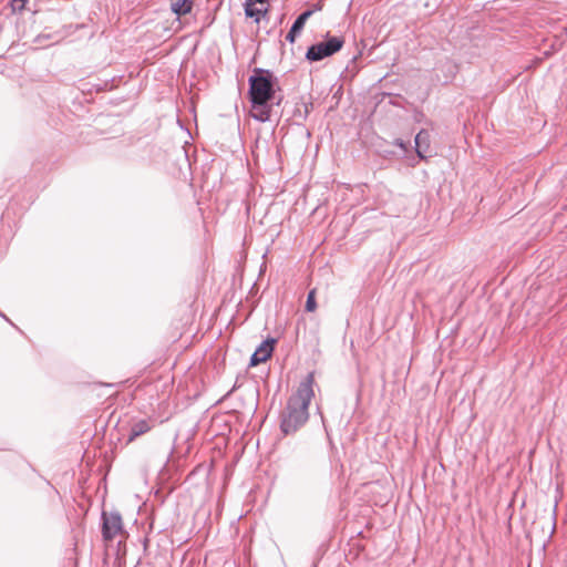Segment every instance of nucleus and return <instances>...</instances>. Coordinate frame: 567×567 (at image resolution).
I'll list each match as a JSON object with an SVG mask.
<instances>
[{"label": "nucleus", "instance_id": "8", "mask_svg": "<svg viewBox=\"0 0 567 567\" xmlns=\"http://www.w3.org/2000/svg\"><path fill=\"white\" fill-rule=\"evenodd\" d=\"M415 152L421 159H425L430 153V133L421 130L415 136Z\"/></svg>", "mask_w": 567, "mask_h": 567}, {"label": "nucleus", "instance_id": "14", "mask_svg": "<svg viewBox=\"0 0 567 567\" xmlns=\"http://www.w3.org/2000/svg\"><path fill=\"white\" fill-rule=\"evenodd\" d=\"M267 0H246L245 3L256 4V3H265Z\"/></svg>", "mask_w": 567, "mask_h": 567}, {"label": "nucleus", "instance_id": "6", "mask_svg": "<svg viewBox=\"0 0 567 567\" xmlns=\"http://www.w3.org/2000/svg\"><path fill=\"white\" fill-rule=\"evenodd\" d=\"M154 426V420L153 419H142L134 421L131 424L130 433L127 437V442H133L138 436L150 432Z\"/></svg>", "mask_w": 567, "mask_h": 567}, {"label": "nucleus", "instance_id": "7", "mask_svg": "<svg viewBox=\"0 0 567 567\" xmlns=\"http://www.w3.org/2000/svg\"><path fill=\"white\" fill-rule=\"evenodd\" d=\"M313 11L315 10H306L297 17L286 35V40L288 42L293 43L296 41V37L302 31L307 20L312 16Z\"/></svg>", "mask_w": 567, "mask_h": 567}, {"label": "nucleus", "instance_id": "9", "mask_svg": "<svg viewBox=\"0 0 567 567\" xmlns=\"http://www.w3.org/2000/svg\"><path fill=\"white\" fill-rule=\"evenodd\" d=\"M172 11L177 16H184L190 12L193 7L192 0H172Z\"/></svg>", "mask_w": 567, "mask_h": 567}, {"label": "nucleus", "instance_id": "3", "mask_svg": "<svg viewBox=\"0 0 567 567\" xmlns=\"http://www.w3.org/2000/svg\"><path fill=\"white\" fill-rule=\"evenodd\" d=\"M344 44L342 37H330L327 33L326 39L312 44L306 52V59L310 62H318L339 52Z\"/></svg>", "mask_w": 567, "mask_h": 567}, {"label": "nucleus", "instance_id": "2", "mask_svg": "<svg viewBox=\"0 0 567 567\" xmlns=\"http://www.w3.org/2000/svg\"><path fill=\"white\" fill-rule=\"evenodd\" d=\"M312 383L313 375L310 373L288 399L280 415V430L284 434L289 435L297 432L308 421V409L313 396Z\"/></svg>", "mask_w": 567, "mask_h": 567}, {"label": "nucleus", "instance_id": "12", "mask_svg": "<svg viewBox=\"0 0 567 567\" xmlns=\"http://www.w3.org/2000/svg\"><path fill=\"white\" fill-rule=\"evenodd\" d=\"M394 145L399 146L403 151H406V143L401 138H396Z\"/></svg>", "mask_w": 567, "mask_h": 567}, {"label": "nucleus", "instance_id": "1", "mask_svg": "<svg viewBox=\"0 0 567 567\" xmlns=\"http://www.w3.org/2000/svg\"><path fill=\"white\" fill-rule=\"evenodd\" d=\"M250 115L258 122H267L276 100L277 78L270 70L255 68L248 79ZM281 99L276 102L279 105Z\"/></svg>", "mask_w": 567, "mask_h": 567}, {"label": "nucleus", "instance_id": "10", "mask_svg": "<svg viewBox=\"0 0 567 567\" xmlns=\"http://www.w3.org/2000/svg\"><path fill=\"white\" fill-rule=\"evenodd\" d=\"M244 6H245V14H246V17L247 18H254L255 21L258 23L259 20H260L261 10L255 8V4L244 3Z\"/></svg>", "mask_w": 567, "mask_h": 567}, {"label": "nucleus", "instance_id": "5", "mask_svg": "<svg viewBox=\"0 0 567 567\" xmlns=\"http://www.w3.org/2000/svg\"><path fill=\"white\" fill-rule=\"evenodd\" d=\"M276 343L277 340L275 338L264 340L250 357V367L266 362L271 357Z\"/></svg>", "mask_w": 567, "mask_h": 567}, {"label": "nucleus", "instance_id": "11", "mask_svg": "<svg viewBox=\"0 0 567 567\" xmlns=\"http://www.w3.org/2000/svg\"><path fill=\"white\" fill-rule=\"evenodd\" d=\"M317 309V302H316V290L312 289L308 292L307 300H306V310L309 312H312Z\"/></svg>", "mask_w": 567, "mask_h": 567}, {"label": "nucleus", "instance_id": "4", "mask_svg": "<svg viewBox=\"0 0 567 567\" xmlns=\"http://www.w3.org/2000/svg\"><path fill=\"white\" fill-rule=\"evenodd\" d=\"M101 520L102 537L105 542H112L117 535L124 533L122 516L118 512L103 511L101 515Z\"/></svg>", "mask_w": 567, "mask_h": 567}, {"label": "nucleus", "instance_id": "13", "mask_svg": "<svg viewBox=\"0 0 567 567\" xmlns=\"http://www.w3.org/2000/svg\"><path fill=\"white\" fill-rule=\"evenodd\" d=\"M27 0H12V4L13 7L16 8V6L20 2V6L18 7L19 9H22L24 7V2Z\"/></svg>", "mask_w": 567, "mask_h": 567}]
</instances>
